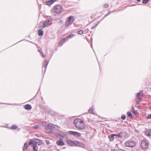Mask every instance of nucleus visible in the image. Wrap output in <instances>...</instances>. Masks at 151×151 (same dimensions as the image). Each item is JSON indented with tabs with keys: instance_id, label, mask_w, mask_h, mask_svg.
Returning a JSON list of instances; mask_svg holds the SVG:
<instances>
[{
	"instance_id": "nucleus-13",
	"label": "nucleus",
	"mask_w": 151,
	"mask_h": 151,
	"mask_svg": "<svg viewBox=\"0 0 151 151\" xmlns=\"http://www.w3.org/2000/svg\"><path fill=\"white\" fill-rule=\"evenodd\" d=\"M68 143L70 145L73 146H75V141H73L70 140H68L67 141Z\"/></svg>"
},
{
	"instance_id": "nucleus-24",
	"label": "nucleus",
	"mask_w": 151,
	"mask_h": 151,
	"mask_svg": "<svg viewBox=\"0 0 151 151\" xmlns=\"http://www.w3.org/2000/svg\"><path fill=\"white\" fill-rule=\"evenodd\" d=\"M76 132L73 131H70L68 133L71 134H72L74 136H75L76 134Z\"/></svg>"
},
{
	"instance_id": "nucleus-43",
	"label": "nucleus",
	"mask_w": 151,
	"mask_h": 151,
	"mask_svg": "<svg viewBox=\"0 0 151 151\" xmlns=\"http://www.w3.org/2000/svg\"><path fill=\"white\" fill-rule=\"evenodd\" d=\"M137 1H138V2H139L141 0H136Z\"/></svg>"
},
{
	"instance_id": "nucleus-21",
	"label": "nucleus",
	"mask_w": 151,
	"mask_h": 151,
	"mask_svg": "<svg viewBox=\"0 0 151 151\" xmlns=\"http://www.w3.org/2000/svg\"><path fill=\"white\" fill-rule=\"evenodd\" d=\"M145 134L149 136L151 135V134L150 133V130H147V131L145 132Z\"/></svg>"
},
{
	"instance_id": "nucleus-40",
	"label": "nucleus",
	"mask_w": 151,
	"mask_h": 151,
	"mask_svg": "<svg viewBox=\"0 0 151 151\" xmlns=\"http://www.w3.org/2000/svg\"><path fill=\"white\" fill-rule=\"evenodd\" d=\"M117 151H124L123 150H122V149H119V150H117Z\"/></svg>"
},
{
	"instance_id": "nucleus-26",
	"label": "nucleus",
	"mask_w": 151,
	"mask_h": 151,
	"mask_svg": "<svg viewBox=\"0 0 151 151\" xmlns=\"http://www.w3.org/2000/svg\"><path fill=\"white\" fill-rule=\"evenodd\" d=\"M37 145H33L32 146L33 147V151H37V149H36V146Z\"/></svg>"
},
{
	"instance_id": "nucleus-18",
	"label": "nucleus",
	"mask_w": 151,
	"mask_h": 151,
	"mask_svg": "<svg viewBox=\"0 0 151 151\" xmlns=\"http://www.w3.org/2000/svg\"><path fill=\"white\" fill-rule=\"evenodd\" d=\"M57 144L58 145L60 146H62L64 145V143L63 141L61 140L58 141L57 142Z\"/></svg>"
},
{
	"instance_id": "nucleus-6",
	"label": "nucleus",
	"mask_w": 151,
	"mask_h": 151,
	"mask_svg": "<svg viewBox=\"0 0 151 151\" xmlns=\"http://www.w3.org/2000/svg\"><path fill=\"white\" fill-rule=\"evenodd\" d=\"M43 125L45 127L46 129L49 130L53 129V128L55 127V126H56L55 124L46 122H44L43 124Z\"/></svg>"
},
{
	"instance_id": "nucleus-10",
	"label": "nucleus",
	"mask_w": 151,
	"mask_h": 151,
	"mask_svg": "<svg viewBox=\"0 0 151 151\" xmlns=\"http://www.w3.org/2000/svg\"><path fill=\"white\" fill-rule=\"evenodd\" d=\"M75 146L81 147H84L85 146L82 143L79 142L75 141Z\"/></svg>"
},
{
	"instance_id": "nucleus-23",
	"label": "nucleus",
	"mask_w": 151,
	"mask_h": 151,
	"mask_svg": "<svg viewBox=\"0 0 151 151\" xmlns=\"http://www.w3.org/2000/svg\"><path fill=\"white\" fill-rule=\"evenodd\" d=\"M59 135L60 136L63 137H66V134H64L63 133H60L59 134Z\"/></svg>"
},
{
	"instance_id": "nucleus-19",
	"label": "nucleus",
	"mask_w": 151,
	"mask_h": 151,
	"mask_svg": "<svg viewBox=\"0 0 151 151\" xmlns=\"http://www.w3.org/2000/svg\"><path fill=\"white\" fill-rule=\"evenodd\" d=\"M66 41H68V38H63L62 40H60L59 42V44H60L61 43H63Z\"/></svg>"
},
{
	"instance_id": "nucleus-15",
	"label": "nucleus",
	"mask_w": 151,
	"mask_h": 151,
	"mask_svg": "<svg viewBox=\"0 0 151 151\" xmlns=\"http://www.w3.org/2000/svg\"><path fill=\"white\" fill-rule=\"evenodd\" d=\"M115 134H111L109 136V137L110 141H113L114 139V137L115 136Z\"/></svg>"
},
{
	"instance_id": "nucleus-41",
	"label": "nucleus",
	"mask_w": 151,
	"mask_h": 151,
	"mask_svg": "<svg viewBox=\"0 0 151 151\" xmlns=\"http://www.w3.org/2000/svg\"><path fill=\"white\" fill-rule=\"evenodd\" d=\"M63 44L62 43H61L60 44H59V45H60V46H61L63 45Z\"/></svg>"
},
{
	"instance_id": "nucleus-28",
	"label": "nucleus",
	"mask_w": 151,
	"mask_h": 151,
	"mask_svg": "<svg viewBox=\"0 0 151 151\" xmlns=\"http://www.w3.org/2000/svg\"><path fill=\"white\" fill-rule=\"evenodd\" d=\"M127 114L129 117H130V118L132 117V115L131 113L130 112H129V111L128 112H127Z\"/></svg>"
},
{
	"instance_id": "nucleus-42",
	"label": "nucleus",
	"mask_w": 151,
	"mask_h": 151,
	"mask_svg": "<svg viewBox=\"0 0 151 151\" xmlns=\"http://www.w3.org/2000/svg\"><path fill=\"white\" fill-rule=\"evenodd\" d=\"M41 7V5H40L39 6V9H40Z\"/></svg>"
},
{
	"instance_id": "nucleus-3",
	"label": "nucleus",
	"mask_w": 151,
	"mask_h": 151,
	"mask_svg": "<svg viewBox=\"0 0 151 151\" xmlns=\"http://www.w3.org/2000/svg\"><path fill=\"white\" fill-rule=\"evenodd\" d=\"M52 20V18L50 17L47 19L43 24H40V28L41 29H42L46 27L47 26L50 25L51 24V22Z\"/></svg>"
},
{
	"instance_id": "nucleus-20",
	"label": "nucleus",
	"mask_w": 151,
	"mask_h": 151,
	"mask_svg": "<svg viewBox=\"0 0 151 151\" xmlns=\"http://www.w3.org/2000/svg\"><path fill=\"white\" fill-rule=\"evenodd\" d=\"M38 35L40 36H42L43 34V31L41 29L39 30L38 31Z\"/></svg>"
},
{
	"instance_id": "nucleus-7",
	"label": "nucleus",
	"mask_w": 151,
	"mask_h": 151,
	"mask_svg": "<svg viewBox=\"0 0 151 151\" xmlns=\"http://www.w3.org/2000/svg\"><path fill=\"white\" fill-rule=\"evenodd\" d=\"M124 145L127 147H134L135 146L136 143L134 141L129 140L124 143Z\"/></svg>"
},
{
	"instance_id": "nucleus-32",
	"label": "nucleus",
	"mask_w": 151,
	"mask_h": 151,
	"mask_svg": "<svg viewBox=\"0 0 151 151\" xmlns=\"http://www.w3.org/2000/svg\"><path fill=\"white\" fill-rule=\"evenodd\" d=\"M121 118L123 120H124L126 119V116L125 115H122V116H121Z\"/></svg>"
},
{
	"instance_id": "nucleus-16",
	"label": "nucleus",
	"mask_w": 151,
	"mask_h": 151,
	"mask_svg": "<svg viewBox=\"0 0 151 151\" xmlns=\"http://www.w3.org/2000/svg\"><path fill=\"white\" fill-rule=\"evenodd\" d=\"M93 106H92V107L88 110V112L90 113H91L93 114H95V111L93 109Z\"/></svg>"
},
{
	"instance_id": "nucleus-45",
	"label": "nucleus",
	"mask_w": 151,
	"mask_h": 151,
	"mask_svg": "<svg viewBox=\"0 0 151 151\" xmlns=\"http://www.w3.org/2000/svg\"><path fill=\"white\" fill-rule=\"evenodd\" d=\"M3 104H5V103H4ZM8 105H12V104H8Z\"/></svg>"
},
{
	"instance_id": "nucleus-34",
	"label": "nucleus",
	"mask_w": 151,
	"mask_h": 151,
	"mask_svg": "<svg viewBox=\"0 0 151 151\" xmlns=\"http://www.w3.org/2000/svg\"><path fill=\"white\" fill-rule=\"evenodd\" d=\"M99 22L97 24H96L94 26L92 27L91 29H93L94 28L96 27L97 26V25L99 24Z\"/></svg>"
},
{
	"instance_id": "nucleus-22",
	"label": "nucleus",
	"mask_w": 151,
	"mask_h": 151,
	"mask_svg": "<svg viewBox=\"0 0 151 151\" xmlns=\"http://www.w3.org/2000/svg\"><path fill=\"white\" fill-rule=\"evenodd\" d=\"M28 147V145L27 142H26L24 144V147L23 149V151H25L24 149H27V147Z\"/></svg>"
},
{
	"instance_id": "nucleus-4",
	"label": "nucleus",
	"mask_w": 151,
	"mask_h": 151,
	"mask_svg": "<svg viewBox=\"0 0 151 151\" xmlns=\"http://www.w3.org/2000/svg\"><path fill=\"white\" fill-rule=\"evenodd\" d=\"M42 144L41 140L40 139L34 138L32 139H31L29 143V145H37V144L40 145Z\"/></svg>"
},
{
	"instance_id": "nucleus-11",
	"label": "nucleus",
	"mask_w": 151,
	"mask_h": 151,
	"mask_svg": "<svg viewBox=\"0 0 151 151\" xmlns=\"http://www.w3.org/2000/svg\"><path fill=\"white\" fill-rule=\"evenodd\" d=\"M142 91H141L139 92L137 94V95L136 96V99H137V101H138L139 102L140 101L141 99L140 97L141 94L142 93Z\"/></svg>"
},
{
	"instance_id": "nucleus-44",
	"label": "nucleus",
	"mask_w": 151,
	"mask_h": 151,
	"mask_svg": "<svg viewBox=\"0 0 151 151\" xmlns=\"http://www.w3.org/2000/svg\"><path fill=\"white\" fill-rule=\"evenodd\" d=\"M132 109L133 110H134V107H132Z\"/></svg>"
},
{
	"instance_id": "nucleus-29",
	"label": "nucleus",
	"mask_w": 151,
	"mask_h": 151,
	"mask_svg": "<svg viewBox=\"0 0 151 151\" xmlns=\"http://www.w3.org/2000/svg\"><path fill=\"white\" fill-rule=\"evenodd\" d=\"M81 136V134L78 132H76L75 136L76 137H80Z\"/></svg>"
},
{
	"instance_id": "nucleus-9",
	"label": "nucleus",
	"mask_w": 151,
	"mask_h": 151,
	"mask_svg": "<svg viewBox=\"0 0 151 151\" xmlns=\"http://www.w3.org/2000/svg\"><path fill=\"white\" fill-rule=\"evenodd\" d=\"M115 136H117L120 138H124L127 137V133L125 132H121L118 134H115Z\"/></svg>"
},
{
	"instance_id": "nucleus-38",
	"label": "nucleus",
	"mask_w": 151,
	"mask_h": 151,
	"mask_svg": "<svg viewBox=\"0 0 151 151\" xmlns=\"http://www.w3.org/2000/svg\"><path fill=\"white\" fill-rule=\"evenodd\" d=\"M39 127V126L38 125H36V126L35 127V129H37Z\"/></svg>"
},
{
	"instance_id": "nucleus-27",
	"label": "nucleus",
	"mask_w": 151,
	"mask_h": 151,
	"mask_svg": "<svg viewBox=\"0 0 151 151\" xmlns=\"http://www.w3.org/2000/svg\"><path fill=\"white\" fill-rule=\"evenodd\" d=\"M77 33L79 35H82L83 34V31L82 30H80L77 32Z\"/></svg>"
},
{
	"instance_id": "nucleus-25",
	"label": "nucleus",
	"mask_w": 151,
	"mask_h": 151,
	"mask_svg": "<svg viewBox=\"0 0 151 151\" xmlns=\"http://www.w3.org/2000/svg\"><path fill=\"white\" fill-rule=\"evenodd\" d=\"M11 128L13 129H16L18 128V127L16 125H13L12 126Z\"/></svg>"
},
{
	"instance_id": "nucleus-37",
	"label": "nucleus",
	"mask_w": 151,
	"mask_h": 151,
	"mask_svg": "<svg viewBox=\"0 0 151 151\" xmlns=\"http://www.w3.org/2000/svg\"><path fill=\"white\" fill-rule=\"evenodd\" d=\"M45 142L48 145L50 143V142L48 140H46Z\"/></svg>"
},
{
	"instance_id": "nucleus-33",
	"label": "nucleus",
	"mask_w": 151,
	"mask_h": 151,
	"mask_svg": "<svg viewBox=\"0 0 151 151\" xmlns=\"http://www.w3.org/2000/svg\"><path fill=\"white\" fill-rule=\"evenodd\" d=\"M109 6V4H105L104 5V8H107Z\"/></svg>"
},
{
	"instance_id": "nucleus-30",
	"label": "nucleus",
	"mask_w": 151,
	"mask_h": 151,
	"mask_svg": "<svg viewBox=\"0 0 151 151\" xmlns=\"http://www.w3.org/2000/svg\"><path fill=\"white\" fill-rule=\"evenodd\" d=\"M149 0H143L142 2L144 4H147L149 1Z\"/></svg>"
},
{
	"instance_id": "nucleus-14",
	"label": "nucleus",
	"mask_w": 151,
	"mask_h": 151,
	"mask_svg": "<svg viewBox=\"0 0 151 151\" xmlns=\"http://www.w3.org/2000/svg\"><path fill=\"white\" fill-rule=\"evenodd\" d=\"M24 108L26 110H29L32 109V106L29 104H26L24 106Z\"/></svg>"
},
{
	"instance_id": "nucleus-39",
	"label": "nucleus",
	"mask_w": 151,
	"mask_h": 151,
	"mask_svg": "<svg viewBox=\"0 0 151 151\" xmlns=\"http://www.w3.org/2000/svg\"><path fill=\"white\" fill-rule=\"evenodd\" d=\"M41 54H42V57H44V55L43 54V52H41Z\"/></svg>"
},
{
	"instance_id": "nucleus-17",
	"label": "nucleus",
	"mask_w": 151,
	"mask_h": 151,
	"mask_svg": "<svg viewBox=\"0 0 151 151\" xmlns=\"http://www.w3.org/2000/svg\"><path fill=\"white\" fill-rule=\"evenodd\" d=\"M55 1L53 0H50L47 1H46V3L48 5H50L52 4H53L54 2Z\"/></svg>"
},
{
	"instance_id": "nucleus-31",
	"label": "nucleus",
	"mask_w": 151,
	"mask_h": 151,
	"mask_svg": "<svg viewBox=\"0 0 151 151\" xmlns=\"http://www.w3.org/2000/svg\"><path fill=\"white\" fill-rule=\"evenodd\" d=\"M74 36V35H73V34H71V35H68V37L67 38H68H68H71L72 37H73Z\"/></svg>"
},
{
	"instance_id": "nucleus-35",
	"label": "nucleus",
	"mask_w": 151,
	"mask_h": 151,
	"mask_svg": "<svg viewBox=\"0 0 151 151\" xmlns=\"http://www.w3.org/2000/svg\"><path fill=\"white\" fill-rule=\"evenodd\" d=\"M112 12H109L106 14L105 15V17H106L109 15Z\"/></svg>"
},
{
	"instance_id": "nucleus-5",
	"label": "nucleus",
	"mask_w": 151,
	"mask_h": 151,
	"mask_svg": "<svg viewBox=\"0 0 151 151\" xmlns=\"http://www.w3.org/2000/svg\"><path fill=\"white\" fill-rule=\"evenodd\" d=\"M74 18L73 16H70L68 19L65 24V26L66 27H68L70 25L72 24L74 21Z\"/></svg>"
},
{
	"instance_id": "nucleus-2",
	"label": "nucleus",
	"mask_w": 151,
	"mask_h": 151,
	"mask_svg": "<svg viewBox=\"0 0 151 151\" xmlns=\"http://www.w3.org/2000/svg\"><path fill=\"white\" fill-rule=\"evenodd\" d=\"M63 8L62 5L58 4L54 6L51 10V12L57 14L62 13L63 11Z\"/></svg>"
},
{
	"instance_id": "nucleus-12",
	"label": "nucleus",
	"mask_w": 151,
	"mask_h": 151,
	"mask_svg": "<svg viewBox=\"0 0 151 151\" xmlns=\"http://www.w3.org/2000/svg\"><path fill=\"white\" fill-rule=\"evenodd\" d=\"M48 61L47 60H45L44 61V63L43 64V66L42 67V68H44L45 70L46 69L47 66L48 65Z\"/></svg>"
},
{
	"instance_id": "nucleus-8",
	"label": "nucleus",
	"mask_w": 151,
	"mask_h": 151,
	"mask_svg": "<svg viewBox=\"0 0 151 151\" xmlns=\"http://www.w3.org/2000/svg\"><path fill=\"white\" fill-rule=\"evenodd\" d=\"M149 144V142L147 140H142L141 142V147L143 149H146L148 147Z\"/></svg>"
},
{
	"instance_id": "nucleus-36",
	"label": "nucleus",
	"mask_w": 151,
	"mask_h": 151,
	"mask_svg": "<svg viewBox=\"0 0 151 151\" xmlns=\"http://www.w3.org/2000/svg\"><path fill=\"white\" fill-rule=\"evenodd\" d=\"M147 117V118L151 119V114L148 115Z\"/></svg>"
},
{
	"instance_id": "nucleus-1",
	"label": "nucleus",
	"mask_w": 151,
	"mask_h": 151,
	"mask_svg": "<svg viewBox=\"0 0 151 151\" xmlns=\"http://www.w3.org/2000/svg\"><path fill=\"white\" fill-rule=\"evenodd\" d=\"M75 126L78 129H82L85 127V124L83 121L79 119H76L74 121Z\"/></svg>"
}]
</instances>
